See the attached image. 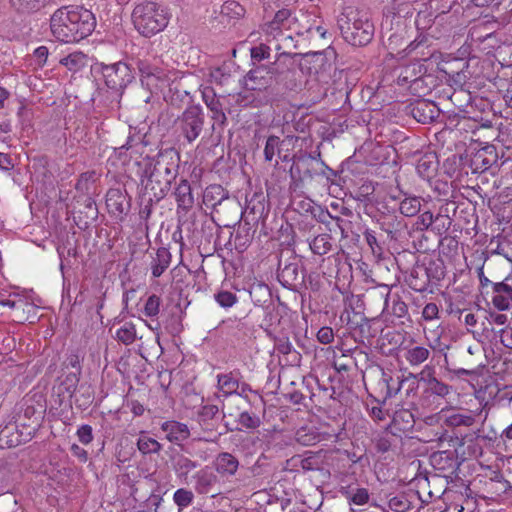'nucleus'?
Wrapping results in <instances>:
<instances>
[{"label":"nucleus","mask_w":512,"mask_h":512,"mask_svg":"<svg viewBox=\"0 0 512 512\" xmlns=\"http://www.w3.org/2000/svg\"><path fill=\"white\" fill-rule=\"evenodd\" d=\"M95 26L94 14L81 6H63L50 19L53 36L64 43L78 42L86 38Z\"/></svg>","instance_id":"f257e3e1"},{"label":"nucleus","mask_w":512,"mask_h":512,"mask_svg":"<svg viewBox=\"0 0 512 512\" xmlns=\"http://www.w3.org/2000/svg\"><path fill=\"white\" fill-rule=\"evenodd\" d=\"M338 27L346 42L353 46L370 43L374 35V25L366 13L346 8L338 17Z\"/></svg>","instance_id":"f03ea898"},{"label":"nucleus","mask_w":512,"mask_h":512,"mask_svg":"<svg viewBox=\"0 0 512 512\" xmlns=\"http://www.w3.org/2000/svg\"><path fill=\"white\" fill-rule=\"evenodd\" d=\"M135 29L143 36L150 37L162 31L168 24L166 13L153 1L143 0L132 11Z\"/></svg>","instance_id":"7ed1b4c3"},{"label":"nucleus","mask_w":512,"mask_h":512,"mask_svg":"<svg viewBox=\"0 0 512 512\" xmlns=\"http://www.w3.org/2000/svg\"><path fill=\"white\" fill-rule=\"evenodd\" d=\"M398 36L396 34L391 35L388 38V48L391 50L388 52V60L402 61L407 59L410 64H419L421 62H430L431 64H441L443 59V53L437 51L435 48L430 46H424L423 41L417 39L411 42L403 50H399L396 53L393 52V45L397 42Z\"/></svg>","instance_id":"20e7f679"},{"label":"nucleus","mask_w":512,"mask_h":512,"mask_svg":"<svg viewBox=\"0 0 512 512\" xmlns=\"http://www.w3.org/2000/svg\"><path fill=\"white\" fill-rule=\"evenodd\" d=\"M31 437V433H24L19 430L18 424L11 418L7 422L0 425V447L11 448L16 447Z\"/></svg>","instance_id":"39448f33"},{"label":"nucleus","mask_w":512,"mask_h":512,"mask_svg":"<svg viewBox=\"0 0 512 512\" xmlns=\"http://www.w3.org/2000/svg\"><path fill=\"white\" fill-rule=\"evenodd\" d=\"M203 115L199 106L185 110L182 118V131L189 142L194 141L202 131Z\"/></svg>","instance_id":"423d86ee"},{"label":"nucleus","mask_w":512,"mask_h":512,"mask_svg":"<svg viewBox=\"0 0 512 512\" xmlns=\"http://www.w3.org/2000/svg\"><path fill=\"white\" fill-rule=\"evenodd\" d=\"M291 10L283 8L276 12L272 21L266 23L263 27V31L266 35L276 39L282 35L283 30H287L291 27L293 18L291 17Z\"/></svg>","instance_id":"0eeeda50"},{"label":"nucleus","mask_w":512,"mask_h":512,"mask_svg":"<svg viewBox=\"0 0 512 512\" xmlns=\"http://www.w3.org/2000/svg\"><path fill=\"white\" fill-rule=\"evenodd\" d=\"M20 297L24 301L22 302V307H20L22 314L20 315L19 312H17V317L20 320H29L33 322L36 318V310L42 305L41 299L35 295L33 291L26 290L21 291Z\"/></svg>","instance_id":"6e6552de"},{"label":"nucleus","mask_w":512,"mask_h":512,"mask_svg":"<svg viewBox=\"0 0 512 512\" xmlns=\"http://www.w3.org/2000/svg\"><path fill=\"white\" fill-rule=\"evenodd\" d=\"M492 302L494 306L501 310H507L512 307V287L506 282L494 284Z\"/></svg>","instance_id":"1a4fd4ad"},{"label":"nucleus","mask_w":512,"mask_h":512,"mask_svg":"<svg viewBox=\"0 0 512 512\" xmlns=\"http://www.w3.org/2000/svg\"><path fill=\"white\" fill-rule=\"evenodd\" d=\"M170 442H181L186 440L189 435V428L186 424L177 421H166L161 426Z\"/></svg>","instance_id":"9d476101"},{"label":"nucleus","mask_w":512,"mask_h":512,"mask_svg":"<svg viewBox=\"0 0 512 512\" xmlns=\"http://www.w3.org/2000/svg\"><path fill=\"white\" fill-rule=\"evenodd\" d=\"M214 466L216 471L223 476L233 475L238 469L239 462L232 454L221 453L216 457Z\"/></svg>","instance_id":"9b49d317"},{"label":"nucleus","mask_w":512,"mask_h":512,"mask_svg":"<svg viewBox=\"0 0 512 512\" xmlns=\"http://www.w3.org/2000/svg\"><path fill=\"white\" fill-rule=\"evenodd\" d=\"M216 481V475L210 468L206 467L198 471L195 475V488L199 493L207 494Z\"/></svg>","instance_id":"f8f14e48"},{"label":"nucleus","mask_w":512,"mask_h":512,"mask_svg":"<svg viewBox=\"0 0 512 512\" xmlns=\"http://www.w3.org/2000/svg\"><path fill=\"white\" fill-rule=\"evenodd\" d=\"M220 14L227 22L238 21L244 18L246 10L239 2L228 0L221 6Z\"/></svg>","instance_id":"ddd939ff"},{"label":"nucleus","mask_w":512,"mask_h":512,"mask_svg":"<svg viewBox=\"0 0 512 512\" xmlns=\"http://www.w3.org/2000/svg\"><path fill=\"white\" fill-rule=\"evenodd\" d=\"M9 3L18 14L28 15L44 7L46 0H9Z\"/></svg>","instance_id":"4468645a"},{"label":"nucleus","mask_w":512,"mask_h":512,"mask_svg":"<svg viewBox=\"0 0 512 512\" xmlns=\"http://www.w3.org/2000/svg\"><path fill=\"white\" fill-rule=\"evenodd\" d=\"M171 262V255L166 248H160L156 252L155 258L151 263V271L153 277H160L164 271L169 267Z\"/></svg>","instance_id":"2eb2a0df"},{"label":"nucleus","mask_w":512,"mask_h":512,"mask_svg":"<svg viewBox=\"0 0 512 512\" xmlns=\"http://www.w3.org/2000/svg\"><path fill=\"white\" fill-rule=\"evenodd\" d=\"M404 350L405 359L411 366H418L422 364L428 359L430 355L429 349L424 346H413L404 348Z\"/></svg>","instance_id":"dca6fc26"},{"label":"nucleus","mask_w":512,"mask_h":512,"mask_svg":"<svg viewBox=\"0 0 512 512\" xmlns=\"http://www.w3.org/2000/svg\"><path fill=\"white\" fill-rule=\"evenodd\" d=\"M238 388L239 381L232 373L218 375V389L223 396L237 393Z\"/></svg>","instance_id":"f3484780"},{"label":"nucleus","mask_w":512,"mask_h":512,"mask_svg":"<svg viewBox=\"0 0 512 512\" xmlns=\"http://www.w3.org/2000/svg\"><path fill=\"white\" fill-rule=\"evenodd\" d=\"M268 66H255V68L251 69L247 76L245 77V86L249 90H257L261 89V86H263L264 83H256L257 79L264 80V74L268 73L267 70Z\"/></svg>","instance_id":"a211bd4d"},{"label":"nucleus","mask_w":512,"mask_h":512,"mask_svg":"<svg viewBox=\"0 0 512 512\" xmlns=\"http://www.w3.org/2000/svg\"><path fill=\"white\" fill-rule=\"evenodd\" d=\"M337 52L336 50L329 46L323 51L318 52H310L304 55L305 58L311 57L312 60L316 63L320 64H331L335 63L337 61Z\"/></svg>","instance_id":"6ab92c4d"},{"label":"nucleus","mask_w":512,"mask_h":512,"mask_svg":"<svg viewBox=\"0 0 512 512\" xmlns=\"http://www.w3.org/2000/svg\"><path fill=\"white\" fill-rule=\"evenodd\" d=\"M295 438L301 445L310 446L320 441L321 436L313 428L302 427L297 430Z\"/></svg>","instance_id":"aec40b11"},{"label":"nucleus","mask_w":512,"mask_h":512,"mask_svg":"<svg viewBox=\"0 0 512 512\" xmlns=\"http://www.w3.org/2000/svg\"><path fill=\"white\" fill-rule=\"evenodd\" d=\"M400 212L406 217H412L418 214L421 209L419 197L412 196L404 198L400 203Z\"/></svg>","instance_id":"412c9836"},{"label":"nucleus","mask_w":512,"mask_h":512,"mask_svg":"<svg viewBox=\"0 0 512 512\" xmlns=\"http://www.w3.org/2000/svg\"><path fill=\"white\" fill-rule=\"evenodd\" d=\"M349 503L354 505H365L369 501V492L365 488H356L354 490H345L342 492Z\"/></svg>","instance_id":"4be33fe9"},{"label":"nucleus","mask_w":512,"mask_h":512,"mask_svg":"<svg viewBox=\"0 0 512 512\" xmlns=\"http://www.w3.org/2000/svg\"><path fill=\"white\" fill-rule=\"evenodd\" d=\"M310 249L314 254L324 255L331 249L330 237L327 234H321L313 238L310 242Z\"/></svg>","instance_id":"5701e85b"},{"label":"nucleus","mask_w":512,"mask_h":512,"mask_svg":"<svg viewBox=\"0 0 512 512\" xmlns=\"http://www.w3.org/2000/svg\"><path fill=\"white\" fill-rule=\"evenodd\" d=\"M137 447L143 454L158 453L161 449V444L154 438L147 435H141L137 441Z\"/></svg>","instance_id":"b1692460"},{"label":"nucleus","mask_w":512,"mask_h":512,"mask_svg":"<svg viewBox=\"0 0 512 512\" xmlns=\"http://www.w3.org/2000/svg\"><path fill=\"white\" fill-rule=\"evenodd\" d=\"M116 338L122 343L129 345L136 339V328L133 323H125L116 331Z\"/></svg>","instance_id":"393cba45"},{"label":"nucleus","mask_w":512,"mask_h":512,"mask_svg":"<svg viewBox=\"0 0 512 512\" xmlns=\"http://www.w3.org/2000/svg\"><path fill=\"white\" fill-rule=\"evenodd\" d=\"M161 298L157 295H150L143 306V314L149 318H155L158 316L160 311Z\"/></svg>","instance_id":"a878e982"},{"label":"nucleus","mask_w":512,"mask_h":512,"mask_svg":"<svg viewBox=\"0 0 512 512\" xmlns=\"http://www.w3.org/2000/svg\"><path fill=\"white\" fill-rule=\"evenodd\" d=\"M21 291H14L9 294L7 298L0 296V306L8 307L14 311L20 312L22 302L24 301L21 297Z\"/></svg>","instance_id":"bb28decb"},{"label":"nucleus","mask_w":512,"mask_h":512,"mask_svg":"<svg viewBox=\"0 0 512 512\" xmlns=\"http://www.w3.org/2000/svg\"><path fill=\"white\" fill-rule=\"evenodd\" d=\"M193 499V493L187 489H177L173 494V501L179 507V510L188 507L192 503Z\"/></svg>","instance_id":"cd10ccee"},{"label":"nucleus","mask_w":512,"mask_h":512,"mask_svg":"<svg viewBox=\"0 0 512 512\" xmlns=\"http://www.w3.org/2000/svg\"><path fill=\"white\" fill-rule=\"evenodd\" d=\"M471 54V46L469 44H463L456 52L455 55L453 54H443L442 63H449L452 61H464V60H470Z\"/></svg>","instance_id":"c85d7f7f"},{"label":"nucleus","mask_w":512,"mask_h":512,"mask_svg":"<svg viewBox=\"0 0 512 512\" xmlns=\"http://www.w3.org/2000/svg\"><path fill=\"white\" fill-rule=\"evenodd\" d=\"M280 143V139L277 136H270L265 145L264 155L265 159L271 161L275 155L276 150L278 149Z\"/></svg>","instance_id":"c756f323"},{"label":"nucleus","mask_w":512,"mask_h":512,"mask_svg":"<svg viewBox=\"0 0 512 512\" xmlns=\"http://www.w3.org/2000/svg\"><path fill=\"white\" fill-rule=\"evenodd\" d=\"M217 303L225 308L231 307L236 302V296L228 291H221L216 296Z\"/></svg>","instance_id":"7c9ffc66"},{"label":"nucleus","mask_w":512,"mask_h":512,"mask_svg":"<svg viewBox=\"0 0 512 512\" xmlns=\"http://www.w3.org/2000/svg\"><path fill=\"white\" fill-rule=\"evenodd\" d=\"M88 61L87 56L82 52H73L67 57L59 60V64H85Z\"/></svg>","instance_id":"2f4dec72"},{"label":"nucleus","mask_w":512,"mask_h":512,"mask_svg":"<svg viewBox=\"0 0 512 512\" xmlns=\"http://www.w3.org/2000/svg\"><path fill=\"white\" fill-rule=\"evenodd\" d=\"M270 48L264 44H261L257 47H253L251 49V58L254 61H262L269 57Z\"/></svg>","instance_id":"473e14b6"},{"label":"nucleus","mask_w":512,"mask_h":512,"mask_svg":"<svg viewBox=\"0 0 512 512\" xmlns=\"http://www.w3.org/2000/svg\"><path fill=\"white\" fill-rule=\"evenodd\" d=\"M77 436L82 444H89L93 440L92 428L89 425H82L77 430Z\"/></svg>","instance_id":"72a5a7b5"},{"label":"nucleus","mask_w":512,"mask_h":512,"mask_svg":"<svg viewBox=\"0 0 512 512\" xmlns=\"http://www.w3.org/2000/svg\"><path fill=\"white\" fill-rule=\"evenodd\" d=\"M438 313V306L435 303H428L423 308L422 317L427 321H431L438 317Z\"/></svg>","instance_id":"f704fd0d"},{"label":"nucleus","mask_w":512,"mask_h":512,"mask_svg":"<svg viewBox=\"0 0 512 512\" xmlns=\"http://www.w3.org/2000/svg\"><path fill=\"white\" fill-rule=\"evenodd\" d=\"M317 339L322 344H330L334 340V333L330 327H322L317 333Z\"/></svg>","instance_id":"c9c22d12"},{"label":"nucleus","mask_w":512,"mask_h":512,"mask_svg":"<svg viewBox=\"0 0 512 512\" xmlns=\"http://www.w3.org/2000/svg\"><path fill=\"white\" fill-rule=\"evenodd\" d=\"M434 222V216H433V213L430 212V211H425L423 212L419 217H418V227L421 229V230H425V229H428Z\"/></svg>","instance_id":"e433bc0d"},{"label":"nucleus","mask_w":512,"mask_h":512,"mask_svg":"<svg viewBox=\"0 0 512 512\" xmlns=\"http://www.w3.org/2000/svg\"><path fill=\"white\" fill-rule=\"evenodd\" d=\"M239 423L246 428H255L259 424V419L243 412L239 415Z\"/></svg>","instance_id":"4c0bfd02"},{"label":"nucleus","mask_w":512,"mask_h":512,"mask_svg":"<svg viewBox=\"0 0 512 512\" xmlns=\"http://www.w3.org/2000/svg\"><path fill=\"white\" fill-rule=\"evenodd\" d=\"M417 170L423 177H429L430 173L435 170V167L431 161L421 159L417 165Z\"/></svg>","instance_id":"58836bf2"},{"label":"nucleus","mask_w":512,"mask_h":512,"mask_svg":"<svg viewBox=\"0 0 512 512\" xmlns=\"http://www.w3.org/2000/svg\"><path fill=\"white\" fill-rule=\"evenodd\" d=\"M49 51L46 46H40L33 52V60L38 64L45 63L48 60Z\"/></svg>","instance_id":"ea45409f"},{"label":"nucleus","mask_w":512,"mask_h":512,"mask_svg":"<svg viewBox=\"0 0 512 512\" xmlns=\"http://www.w3.org/2000/svg\"><path fill=\"white\" fill-rule=\"evenodd\" d=\"M500 340L504 346L512 349V327H506L501 330Z\"/></svg>","instance_id":"a19ab883"},{"label":"nucleus","mask_w":512,"mask_h":512,"mask_svg":"<svg viewBox=\"0 0 512 512\" xmlns=\"http://www.w3.org/2000/svg\"><path fill=\"white\" fill-rule=\"evenodd\" d=\"M71 452L73 456L77 457L82 462H86L88 459L87 451L77 444L71 446Z\"/></svg>","instance_id":"79ce46f5"},{"label":"nucleus","mask_w":512,"mask_h":512,"mask_svg":"<svg viewBox=\"0 0 512 512\" xmlns=\"http://www.w3.org/2000/svg\"><path fill=\"white\" fill-rule=\"evenodd\" d=\"M218 412V407L215 405H206L203 407L201 411V416L203 417H213Z\"/></svg>","instance_id":"37998d69"},{"label":"nucleus","mask_w":512,"mask_h":512,"mask_svg":"<svg viewBox=\"0 0 512 512\" xmlns=\"http://www.w3.org/2000/svg\"><path fill=\"white\" fill-rule=\"evenodd\" d=\"M12 167V163L9 157L3 153H0V168L3 170H9Z\"/></svg>","instance_id":"c03bdc74"},{"label":"nucleus","mask_w":512,"mask_h":512,"mask_svg":"<svg viewBox=\"0 0 512 512\" xmlns=\"http://www.w3.org/2000/svg\"><path fill=\"white\" fill-rule=\"evenodd\" d=\"M502 0H474L477 6H497Z\"/></svg>","instance_id":"a18cd8bd"},{"label":"nucleus","mask_w":512,"mask_h":512,"mask_svg":"<svg viewBox=\"0 0 512 512\" xmlns=\"http://www.w3.org/2000/svg\"><path fill=\"white\" fill-rule=\"evenodd\" d=\"M464 322L467 326H475L477 323L476 316L473 313H467L464 316Z\"/></svg>","instance_id":"49530a36"},{"label":"nucleus","mask_w":512,"mask_h":512,"mask_svg":"<svg viewBox=\"0 0 512 512\" xmlns=\"http://www.w3.org/2000/svg\"><path fill=\"white\" fill-rule=\"evenodd\" d=\"M222 192V188L218 185H213V186H210L208 187L206 190H205V197L207 198L210 194H221Z\"/></svg>","instance_id":"de8ad7c7"},{"label":"nucleus","mask_w":512,"mask_h":512,"mask_svg":"<svg viewBox=\"0 0 512 512\" xmlns=\"http://www.w3.org/2000/svg\"><path fill=\"white\" fill-rule=\"evenodd\" d=\"M8 97L9 92L5 88L0 87V108L4 106V103L8 99Z\"/></svg>","instance_id":"09e8293b"},{"label":"nucleus","mask_w":512,"mask_h":512,"mask_svg":"<svg viewBox=\"0 0 512 512\" xmlns=\"http://www.w3.org/2000/svg\"><path fill=\"white\" fill-rule=\"evenodd\" d=\"M506 321H507V317H506V315H503V314L496 315L494 318V322L497 325H504L506 323Z\"/></svg>","instance_id":"8fccbe9b"},{"label":"nucleus","mask_w":512,"mask_h":512,"mask_svg":"<svg viewBox=\"0 0 512 512\" xmlns=\"http://www.w3.org/2000/svg\"><path fill=\"white\" fill-rule=\"evenodd\" d=\"M478 275L482 285H487L490 281L484 276L483 267L478 270Z\"/></svg>","instance_id":"3c124183"},{"label":"nucleus","mask_w":512,"mask_h":512,"mask_svg":"<svg viewBox=\"0 0 512 512\" xmlns=\"http://www.w3.org/2000/svg\"><path fill=\"white\" fill-rule=\"evenodd\" d=\"M116 67L117 66H110V65L102 66V68H103L102 72L105 76L111 75V73L115 71Z\"/></svg>","instance_id":"603ef678"},{"label":"nucleus","mask_w":512,"mask_h":512,"mask_svg":"<svg viewBox=\"0 0 512 512\" xmlns=\"http://www.w3.org/2000/svg\"><path fill=\"white\" fill-rule=\"evenodd\" d=\"M503 435L512 440V423L503 431Z\"/></svg>","instance_id":"864d4df0"},{"label":"nucleus","mask_w":512,"mask_h":512,"mask_svg":"<svg viewBox=\"0 0 512 512\" xmlns=\"http://www.w3.org/2000/svg\"><path fill=\"white\" fill-rule=\"evenodd\" d=\"M187 470H191V469H194L196 467L195 463L192 462L191 460L189 459H185L184 460V465H183Z\"/></svg>","instance_id":"5fc2aeb1"},{"label":"nucleus","mask_w":512,"mask_h":512,"mask_svg":"<svg viewBox=\"0 0 512 512\" xmlns=\"http://www.w3.org/2000/svg\"><path fill=\"white\" fill-rule=\"evenodd\" d=\"M421 17H422L421 13H418L416 21H415L416 26H417L418 29H424L425 28V26H421Z\"/></svg>","instance_id":"6e6d98bb"},{"label":"nucleus","mask_w":512,"mask_h":512,"mask_svg":"<svg viewBox=\"0 0 512 512\" xmlns=\"http://www.w3.org/2000/svg\"><path fill=\"white\" fill-rule=\"evenodd\" d=\"M254 289H259V290H265V291H268V287L266 285H262V284H259L257 286H254L252 287V290L250 291V293L252 294V291Z\"/></svg>","instance_id":"4d7b16f0"},{"label":"nucleus","mask_w":512,"mask_h":512,"mask_svg":"<svg viewBox=\"0 0 512 512\" xmlns=\"http://www.w3.org/2000/svg\"><path fill=\"white\" fill-rule=\"evenodd\" d=\"M472 422H473V418L470 416H465L464 419L462 420V423H464L465 425H471Z\"/></svg>","instance_id":"13d9d810"},{"label":"nucleus","mask_w":512,"mask_h":512,"mask_svg":"<svg viewBox=\"0 0 512 512\" xmlns=\"http://www.w3.org/2000/svg\"><path fill=\"white\" fill-rule=\"evenodd\" d=\"M397 306H398V309H399V311H400L401 313H404V312L406 311V305H405V303L400 302V303H398V304H397Z\"/></svg>","instance_id":"bf43d9fd"},{"label":"nucleus","mask_w":512,"mask_h":512,"mask_svg":"<svg viewBox=\"0 0 512 512\" xmlns=\"http://www.w3.org/2000/svg\"><path fill=\"white\" fill-rule=\"evenodd\" d=\"M78 364H79L78 357H73V358H71V360H70V365H71L72 367H76Z\"/></svg>","instance_id":"052dcab7"},{"label":"nucleus","mask_w":512,"mask_h":512,"mask_svg":"<svg viewBox=\"0 0 512 512\" xmlns=\"http://www.w3.org/2000/svg\"><path fill=\"white\" fill-rule=\"evenodd\" d=\"M316 30H317V32H318L322 37H325L326 30H325L323 27L318 26V27L316 28Z\"/></svg>","instance_id":"680f3d73"},{"label":"nucleus","mask_w":512,"mask_h":512,"mask_svg":"<svg viewBox=\"0 0 512 512\" xmlns=\"http://www.w3.org/2000/svg\"><path fill=\"white\" fill-rule=\"evenodd\" d=\"M1 130L5 133L9 132L10 131L9 125L5 124V125L1 126Z\"/></svg>","instance_id":"e2e57ef3"},{"label":"nucleus","mask_w":512,"mask_h":512,"mask_svg":"<svg viewBox=\"0 0 512 512\" xmlns=\"http://www.w3.org/2000/svg\"><path fill=\"white\" fill-rule=\"evenodd\" d=\"M446 389H447V388H446V386H443V387L441 388L440 392H444V390H446Z\"/></svg>","instance_id":"0e129e2a"},{"label":"nucleus","mask_w":512,"mask_h":512,"mask_svg":"<svg viewBox=\"0 0 512 512\" xmlns=\"http://www.w3.org/2000/svg\"><path fill=\"white\" fill-rule=\"evenodd\" d=\"M134 413H135V414H140L139 409H135V410H134Z\"/></svg>","instance_id":"69168bd1"},{"label":"nucleus","mask_w":512,"mask_h":512,"mask_svg":"<svg viewBox=\"0 0 512 512\" xmlns=\"http://www.w3.org/2000/svg\"><path fill=\"white\" fill-rule=\"evenodd\" d=\"M188 200H189V203H191V202H192V198H191V196H190V195H189V197H188Z\"/></svg>","instance_id":"338daca9"}]
</instances>
